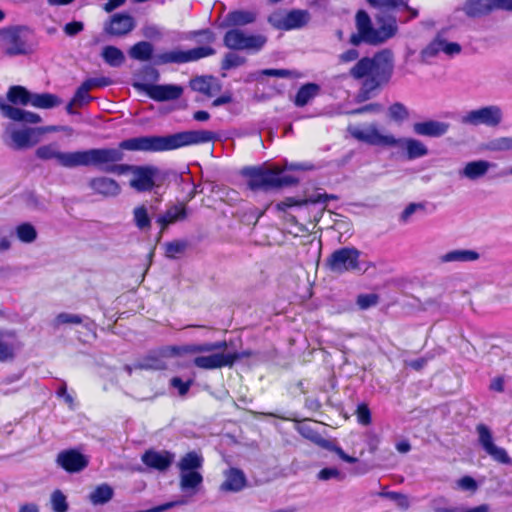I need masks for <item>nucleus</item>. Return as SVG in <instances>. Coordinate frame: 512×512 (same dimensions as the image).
Listing matches in <instances>:
<instances>
[{"instance_id": "f257e3e1", "label": "nucleus", "mask_w": 512, "mask_h": 512, "mask_svg": "<svg viewBox=\"0 0 512 512\" xmlns=\"http://www.w3.org/2000/svg\"><path fill=\"white\" fill-rule=\"evenodd\" d=\"M215 138L211 131H181L166 136H140L121 141L117 148H101L102 150H117L121 158L96 165L105 173L116 175L132 174L129 185L136 192H151L163 186L167 174L154 165L120 164L124 159L123 150L163 152L176 150L182 147L208 143Z\"/></svg>"}, {"instance_id": "f03ea898", "label": "nucleus", "mask_w": 512, "mask_h": 512, "mask_svg": "<svg viewBox=\"0 0 512 512\" xmlns=\"http://www.w3.org/2000/svg\"><path fill=\"white\" fill-rule=\"evenodd\" d=\"M359 52L355 48L348 49L339 55V61L356 63L349 69L348 75L360 82V88L356 94L357 102H365L375 97L386 87L393 76L395 63L391 50L383 49L373 56H364L360 59Z\"/></svg>"}, {"instance_id": "7ed1b4c3", "label": "nucleus", "mask_w": 512, "mask_h": 512, "mask_svg": "<svg viewBox=\"0 0 512 512\" xmlns=\"http://www.w3.org/2000/svg\"><path fill=\"white\" fill-rule=\"evenodd\" d=\"M375 19L379 25L378 28H374L371 18L365 10H358L355 15L357 32L350 35L349 43L356 47L362 43L375 46L386 42L397 34L398 25L395 15L377 11Z\"/></svg>"}, {"instance_id": "20e7f679", "label": "nucleus", "mask_w": 512, "mask_h": 512, "mask_svg": "<svg viewBox=\"0 0 512 512\" xmlns=\"http://www.w3.org/2000/svg\"><path fill=\"white\" fill-rule=\"evenodd\" d=\"M35 155L37 158L44 161L55 159L59 165L67 168L79 166L96 167V165L121 158V154L117 150H102L101 148L67 153L60 152L56 142L39 146L35 151Z\"/></svg>"}, {"instance_id": "39448f33", "label": "nucleus", "mask_w": 512, "mask_h": 512, "mask_svg": "<svg viewBox=\"0 0 512 512\" xmlns=\"http://www.w3.org/2000/svg\"><path fill=\"white\" fill-rule=\"evenodd\" d=\"M246 178L247 187L251 191H270L296 185L298 179L292 175H284L283 169L278 166L265 165L245 166L240 171Z\"/></svg>"}, {"instance_id": "423d86ee", "label": "nucleus", "mask_w": 512, "mask_h": 512, "mask_svg": "<svg viewBox=\"0 0 512 512\" xmlns=\"http://www.w3.org/2000/svg\"><path fill=\"white\" fill-rule=\"evenodd\" d=\"M352 136L366 144L380 147H397L404 145L407 158L417 159L428 154L427 147L419 140L414 138L397 139L393 135H383L376 125H370L366 129H355Z\"/></svg>"}, {"instance_id": "0eeeda50", "label": "nucleus", "mask_w": 512, "mask_h": 512, "mask_svg": "<svg viewBox=\"0 0 512 512\" xmlns=\"http://www.w3.org/2000/svg\"><path fill=\"white\" fill-rule=\"evenodd\" d=\"M203 465L204 457L197 451H189L179 459L177 468L180 471L179 485L182 491L195 494L199 490L204 480L200 472Z\"/></svg>"}, {"instance_id": "6e6552de", "label": "nucleus", "mask_w": 512, "mask_h": 512, "mask_svg": "<svg viewBox=\"0 0 512 512\" xmlns=\"http://www.w3.org/2000/svg\"><path fill=\"white\" fill-rule=\"evenodd\" d=\"M360 255L361 252L355 247H341L325 259L324 265L326 269L336 274L360 271Z\"/></svg>"}, {"instance_id": "1a4fd4ad", "label": "nucleus", "mask_w": 512, "mask_h": 512, "mask_svg": "<svg viewBox=\"0 0 512 512\" xmlns=\"http://www.w3.org/2000/svg\"><path fill=\"white\" fill-rule=\"evenodd\" d=\"M29 29L25 26H10L0 29L4 54L18 56L29 54L32 49L27 40Z\"/></svg>"}, {"instance_id": "9d476101", "label": "nucleus", "mask_w": 512, "mask_h": 512, "mask_svg": "<svg viewBox=\"0 0 512 512\" xmlns=\"http://www.w3.org/2000/svg\"><path fill=\"white\" fill-rule=\"evenodd\" d=\"M215 52V49L210 46L195 47L186 51L172 50L157 54L154 57V64L160 66L169 63L183 64L194 62L212 56Z\"/></svg>"}, {"instance_id": "9b49d317", "label": "nucleus", "mask_w": 512, "mask_h": 512, "mask_svg": "<svg viewBox=\"0 0 512 512\" xmlns=\"http://www.w3.org/2000/svg\"><path fill=\"white\" fill-rule=\"evenodd\" d=\"M267 39L263 35H247L238 28L226 31L223 37V44L230 50H252L260 51Z\"/></svg>"}, {"instance_id": "f8f14e48", "label": "nucleus", "mask_w": 512, "mask_h": 512, "mask_svg": "<svg viewBox=\"0 0 512 512\" xmlns=\"http://www.w3.org/2000/svg\"><path fill=\"white\" fill-rule=\"evenodd\" d=\"M252 355L251 351L223 353L216 352L207 356L198 355L193 359L195 367L204 370H214L223 367H232L236 361L242 358H248Z\"/></svg>"}, {"instance_id": "ddd939ff", "label": "nucleus", "mask_w": 512, "mask_h": 512, "mask_svg": "<svg viewBox=\"0 0 512 512\" xmlns=\"http://www.w3.org/2000/svg\"><path fill=\"white\" fill-rule=\"evenodd\" d=\"M296 430L303 438L309 440L313 444L323 449L335 453L342 461L350 464H355L358 462V458L348 455L340 446L334 444L330 440L325 439L310 424L300 423L297 425Z\"/></svg>"}, {"instance_id": "4468645a", "label": "nucleus", "mask_w": 512, "mask_h": 512, "mask_svg": "<svg viewBox=\"0 0 512 512\" xmlns=\"http://www.w3.org/2000/svg\"><path fill=\"white\" fill-rule=\"evenodd\" d=\"M309 21V13L306 10L294 9L283 15L274 12L268 17V22L279 30H293L304 27Z\"/></svg>"}, {"instance_id": "2eb2a0df", "label": "nucleus", "mask_w": 512, "mask_h": 512, "mask_svg": "<svg viewBox=\"0 0 512 512\" xmlns=\"http://www.w3.org/2000/svg\"><path fill=\"white\" fill-rule=\"evenodd\" d=\"M478 433V442L484 451L496 462L500 464L510 465L512 459L508 455L507 451L498 447L494 443L493 435L488 426L480 423L476 426Z\"/></svg>"}, {"instance_id": "dca6fc26", "label": "nucleus", "mask_w": 512, "mask_h": 512, "mask_svg": "<svg viewBox=\"0 0 512 512\" xmlns=\"http://www.w3.org/2000/svg\"><path fill=\"white\" fill-rule=\"evenodd\" d=\"M501 120V109L498 106L491 105L467 112L463 116L462 122L474 126L483 124L488 127H495L500 124Z\"/></svg>"}, {"instance_id": "f3484780", "label": "nucleus", "mask_w": 512, "mask_h": 512, "mask_svg": "<svg viewBox=\"0 0 512 512\" xmlns=\"http://www.w3.org/2000/svg\"><path fill=\"white\" fill-rule=\"evenodd\" d=\"M56 463L68 473H78L88 466L89 459L76 449H66L58 453Z\"/></svg>"}, {"instance_id": "a211bd4d", "label": "nucleus", "mask_w": 512, "mask_h": 512, "mask_svg": "<svg viewBox=\"0 0 512 512\" xmlns=\"http://www.w3.org/2000/svg\"><path fill=\"white\" fill-rule=\"evenodd\" d=\"M135 19L128 13L120 12L113 14L104 26L106 34L114 37H121L129 34L135 28Z\"/></svg>"}, {"instance_id": "6ab92c4d", "label": "nucleus", "mask_w": 512, "mask_h": 512, "mask_svg": "<svg viewBox=\"0 0 512 512\" xmlns=\"http://www.w3.org/2000/svg\"><path fill=\"white\" fill-rule=\"evenodd\" d=\"M146 95L158 102L176 100L183 94V88L179 85L165 84H142Z\"/></svg>"}, {"instance_id": "aec40b11", "label": "nucleus", "mask_w": 512, "mask_h": 512, "mask_svg": "<svg viewBox=\"0 0 512 512\" xmlns=\"http://www.w3.org/2000/svg\"><path fill=\"white\" fill-rule=\"evenodd\" d=\"M22 346L16 331L0 330V362L13 361Z\"/></svg>"}, {"instance_id": "412c9836", "label": "nucleus", "mask_w": 512, "mask_h": 512, "mask_svg": "<svg viewBox=\"0 0 512 512\" xmlns=\"http://www.w3.org/2000/svg\"><path fill=\"white\" fill-rule=\"evenodd\" d=\"M369 7L376 11L386 12L387 15H394L393 13L397 10L403 9L409 13L411 20L417 18L419 11L416 8L409 6L410 0H365Z\"/></svg>"}, {"instance_id": "4be33fe9", "label": "nucleus", "mask_w": 512, "mask_h": 512, "mask_svg": "<svg viewBox=\"0 0 512 512\" xmlns=\"http://www.w3.org/2000/svg\"><path fill=\"white\" fill-rule=\"evenodd\" d=\"M141 460L151 469L166 471L174 461V454L168 450L148 449L143 453Z\"/></svg>"}, {"instance_id": "5701e85b", "label": "nucleus", "mask_w": 512, "mask_h": 512, "mask_svg": "<svg viewBox=\"0 0 512 512\" xmlns=\"http://www.w3.org/2000/svg\"><path fill=\"white\" fill-rule=\"evenodd\" d=\"M0 111L5 118L13 121L31 124L41 122V117L38 114L12 106L3 99H0Z\"/></svg>"}, {"instance_id": "b1692460", "label": "nucleus", "mask_w": 512, "mask_h": 512, "mask_svg": "<svg viewBox=\"0 0 512 512\" xmlns=\"http://www.w3.org/2000/svg\"><path fill=\"white\" fill-rule=\"evenodd\" d=\"M89 187L93 193L103 197H116L121 192L119 183L105 176L94 177L89 181Z\"/></svg>"}, {"instance_id": "393cba45", "label": "nucleus", "mask_w": 512, "mask_h": 512, "mask_svg": "<svg viewBox=\"0 0 512 512\" xmlns=\"http://www.w3.org/2000/svg\"><path fill=\"white\" fill-rule=\"evenodd\" d=\"M187 218V208L184 203H178L168 207L164 213L156 218L160 226V234L163 233L169 225Z\"/></svg>"}, {"instance_id": "a878e982", "label": "nucleus", "mask_w": 512, "mask_h": 512, "mask_svg": "<svg viewBox=\"0 0 512 512\" xmlns=\"http://www.w3.org/2000/svg\"><path fill=\"white\" fill-rule=\"evenodd\" d=\"M496 9L494 0H466L463 6L464 13L470 18H480L490 14Z\"/></svg>"}, {"instance_id": "bb28decb", "label": "nucleus", "mask_w": 512, "mask_h": 512, "mask_svg": "<svg viewBox=\"0 0 512 512\" xmlns=\"http://www.w3.org/2000/svg\"><path fill=\"white\" fill-rule=\"evenodd\" d=\"M247 480L242 470L232 467L225 473V480L220 490L225 492H239L246 486Z\"/></svg>"}, {"instance_id": "cd10ccee", "label": "nucleus", "mask_w": 512, "mask_h": 512, "mask_svg": "<svg viewBox=\"0 0 512 512\" xmlns=\"http://www.w3.org/2000/svg\"><path fill=\"white\" fill-rule=\"evenodd\" d=\"M257 19V13L252 10H232L227 13L224 25L227 27L238 28L252 24Z\"/></svg>"}, {"instance_id": "c85d7f7f", "label": "nucleus", "mask_w": 512, "mask_h": 512, "mask_svg": "<svg viewBox=\"0 0 512 512\" xmlns=\"http://www.w3.org/2000/svg\"><path fill=\"white\" fill-rule=\"evenodd\" d=\"M449 129V124L434 120L417 122L413 126L416 134L428 137H440Z\"/></svg>"}, {"instance_id": "c756f323", "label": "nucleus", "mask_w": 512, "mask_h": 512, "mask_svg": "<svg viewBox=\"0 0 512 512\" xmlns=\"http://www.w3.org/2000/svg\"><path fill=\"white\" fill-rule=\"evenodd\" d=\"M334 195L328 194H316L307 199L299 200L293 197H287L283 201H280L276 204L275 208L277 211L285 212L288 208L294 206H302L308 203L316 204V203H324L326 204L329 199H335Z\"/></svg>"}, {"instance_id": "7c9ffc66", "label": "nucleus", "mask_w": 512, "mask_h": 512, "mask_svg": "<svg viewBox=\"0 0 512 512\" xmlns=\"http://www.w3.org/2000/svg\"><path fill=\"white\" fill-rule=\"evenodd\" d=\"M190 86L194 91L208 97L213 96L216 91L220 90V85L213 76H198L191 80Z\"/></svg>"}, {"instance_id": "2f4dec72", "label": "nucleus", "mask_w": 512, "mask_h": 512, "mask_svg": "<svg viewBox=\"0 0 512 512\" xmlns=\"http://www.w3.org/2000/svg\"><path fill=\"white\" fill-rule=\"evenodd\" d=\"M39 132L33 128L15 130L11 138L18 149L32 147L39 142Z\"/></svg>"}, {"instance_id": "473e14b6", "label": "nucleus", "mask_w": 512, "mask_h": 512, "mask_svg": "<svg viewBox=\"0 0 512 512\" xmlns=\"http://www.w3.org/2000/svg\"><path fill=\"white\" fill-rule=\"evenodd\" d=\"M320 92V86L316 83L309 82L303 84L297 91L294 104L297 107L306 106L312 99H314Z\"/></svg>"}, {"instance_id": "72a5a7b5", "label": "nucleus", "mask_w": 512, "mask_h": 512, "mask_svg": "<svg viewBox=\"0 0 512 512\" xmlns=\"http://www.w3.org/2000/svg\"><path fill=\"white\" fill-rule=\"evenodd\" d=\"M133 223L140 231H149L152 227V218L149 215L148 208L145 204L134 207L132 211Z\"/></svg>"}, {"instance_id": "f704fd0d", "label": "nucleus", "mask_w": 512, "mask_h": 512, "mask_svg": "<svg viewBox=\"0 0 512 512\" xmlns=\"http://www.w3.org/2000/svg\"><path fill=\"white\" fill-rule=\"evenodd\" d=\"M31 95L25 87L20 85H13L8 89L7 100L10 105H22L26 106L31 102Z\"/></svg>"}, {"instance_id": "c9c22d12", "label": "nucleus", "mask_w": 512, "mask_h": 512, "mask_svg": "<svg viewBox=\"0 0 512 512\" xmlns=\"http://www.w3.org/2000/svg\"><path fill=\"white\" fill-rule=\"evenodd\" d=\"M153 45L148 41H139L129 49V56L138 61H148L153 55Z\"/></svg>"}, {"instance_id": "e433bc0d", "label": "nucleus", "mask_w": 512, "mask_h": 512, "mask_svg": "<svg viewBox=\"0 0 512 512\" xmlns=\"http://www.w3.org/2000/svg\"><path fill=\"white\" fill-rule=\"evenodd\" d=\"M101 56L111 67H120L125 62L124 53L116 46H105L102 50Z\"/></svg>"}, {"instance_id": "4c0bfd02", "label": "nucleus", "mask_w": 512, "mask_h": 512, "mask_svg": "<svg viewBox=\"0 0 512 512\" xmlns=\"http://www.w3.org/2000/svg\"><path fill=\"white\" fill-rule=\"evenodd\" d=\"M61 100L51 93L32 94L30 104L36 108L50 109L58 106Z\"/></svg>"}, {"instance_id": "58836bf2", "label": "nucleus", "mask_w": 512, "mask_h": 512, "mask_svg": "<svg viewBox=\"0 0 512 512\" xmlns=\"http://www.w3.org/2000/svg\"><path fill=\"white\" fill-rule=\"evenodd\" d=\"M114 495V491L108 484L98 485L89 495L91 503L94 505L105 504L109 502Z\"/></svg>"}, {"instance_id": "ea45409f", "label": "nucleus", "mask_w": 512, "mask_h": 512, "mask_svg": "<svg viewBox=\"0 0 512 512\" xmlns=\"http://www.w3.org/2000/svg\"><path fill=\"white\" fill-rule=\"evenodd\" d=\"M489 169V163L484 160L468 162L464 168L463 174L469 179H477L486 174Z\"/></svg>"}, {"instance_id": "a19ab883", "label": "nucleus", "mask_w": 512, "mask_h": 512, "mask_svg": "<svg viewBox=\"0 0 512 512\" xmlns=\"http://www.w3.org/2000/svg\"><path fill=\"white\" fill-rule=\"evenodd\" d=\"M479 258V254L473 250H453L442 256L444 262H468L475 261Z\"/></svg>"}, {"instance_id": "79ce46f5", "label": "nucleus", "mask_w": 512, "mask_h": 512, "mask_svg": "<svg viewBox=\"0 0 512 512\" xmlns=\"http://www.w3.org/2000/svg\"><path fill=\"white\" fill-rule=\"evenodd\" d=\"M16 235L21 242L32 243L37 238V231L32 224L24 222L16 227Z\"/></svg>"}, {"instance_id": "37998d69", "label": "nucleus", "mask_w": 512, "mask_h": 512, "mask_svg": "<svg viewBox=\"0 0 512 512\" xmlns=\"http://www.w3.org/2000/svg\"><path fill=\"white\" fill-rule=\"evenodd\" d=\"M390 119L395 122H403L409 118V111L407 107L401 102H395L388 108Z\"/></svg>"}, {"instance_id": "c03bdc74", "label": "nucleus", "mask_w": 512, "mask_h": 512, "mask_svg": "<svg viewBox=\"0 0 512 512\" xmlns=\"http://www.w3.org/2000/svg\"><path fill=\"white\" fill-rule=\"evenodd\" d=\"M172 350H173L174 354L177 356L197 355L200 353H206L205 342L176 346V347H173Z\"/></svg>"}, {"instance_id": "a18cd8bd", "label": "nucleus", "mask_w": 512, "mask_h": 512, "mask_svg": "<svg viewBox=\"0 0 512 512\" xmlns=\"http://www.w3.org/2000/svg\"><path fill=\"white\" fill-rule=\"evenodd\" d=\"M187 242L183 240H174L165 244V256L170 259L176 258L178 254L185 251Z\"/></svg>"}, {"instance_id": "49530a36", "label": "nucleus", "mask_w": 512, "mask_h": 512, "mask_svg": "<svg viewBox=\"0 0 512 512\" xmlns=\"http://www.w3.org/2000/svg\"><path fill=\"white\" fill-rule=\"evenodd\" d=\"M52 509L54 512H66L68 503L66 496L60 490H55L51 495Z\"/></svg>"}, {"instance_id": "de8ad7c7", "label": "nucleus", "mask_w": 512, "mask_h": 512, "mask_svg": "<svg viewBox=\"0 0 512 512\" xmlns=\"http://www.w3.org/2000/svg\"><path fill=\"white\" fill-rule=\"evenodd\" d=\"M246 62V59L235 53H227L221 62V68L223 70H230L232 68L239 67Z\"/></svg>"}, {"instance_id": "09e8293b", "label": "nucleus", "mask_w": 512, "mask_h": 512, "mask_svg": "<svg viewBox=\"0 0 512 512\" xmlns=\"http://www.w3.org/2000/svg\"><path fill=\"white\" fill-rule=\"evenodd\" d=\"M113 84V80L109 77H95V78H88L86 79L82 85L84 86V89L90 91L94 88H103L107 87Z\"/></svg>"}, {"instance_id": "8fccbe9b", "label": "nucleus", "mask_w": 512, "mask_h": 512, "mask_svg": "<svg viewBox=\"0 0 512 512\" xmlns=\"http://www.w3.org/2000/svg\"><path fill=\"white\" fill-rule=\"evenodd\" d=\"M357 421L361 425H370L372 422V415L368 404L360 403L355 411Z\"/></svg>"}, {"instance_id": "3c124183", "label": "nucleus", "mask_w": 512, "mask_h": 512, "mask_svg": "<svg viewBox=\"0 0 512 512\" xmlns=\"http://www.w3.org/2000/svg\"><path fill=\"white\" fill-rule=\"evenodd\" d=\"M379 301V296L375 293L359 294L356 303L360 309H368L375 306Z\"/></svg>"}, {"instance_id": "603ef678", "label": "nucleus", "mask_w": 512, "mask_h": 512, "mask_svg": "<svg viewBox=\"0 0 512 512\" xmlns=\"http://www.w3.org/2000/svg\"><path fill=\"white\" fill-rule=\"evenodd\" d=\"M73 102H75L78 106H83L85 104H88L90 101L93 100V98L89 95V91L84 89V86L81 84L74 96L72 97Z\"/></svg>"}, {"instance_id": "864d4df0", "label": "nucleus", "mask_w": 512, "mask_h": 512, "mask_svg": "<svg viewBox=\"0 0 512 512\" xmlns=\"http://www.w3.org/2000/svg\"><path fill=\"white\" fill-rule=\"evenodd\" d=\"M192 383V380L183 381L180 377H173L170 380V385L173 388H176L181 396H184L188 393Z\"/></svg>"}, {"instance_id": "5fc2aeb1", "label": "nucleus", "mask_w": 512, "mask_h": 512, "mask_svg": "<svg viewBox=\"0 0 512 512\" xmlns=\"http://www.w3.org/2000/svg\"><path fill=\"white\" fill-rule=\"evenodd\" d=\"M84 30L82 21H72L64 25L63 31L69 37H74Z\"/></svg>"}, {"instance_id": "6e6d98bb", "label": "nucleus", "mask_w": 512, "mask_h": 512, "mask_svg": "<svg viewBox=\"0 0 512 512\" xmlns=\"http://www.w3.org/2000/svg\"><path fill=\"white\" fill-rule=\"evenodd\" d=\"M57 324H81L83 319L81 316L69 313H60L55 319Z\"/></svg>"}, {"instance_id": "4d7b16f0", "label": "nucleus", "mask_w": 512, "mask_h": 512, "mask_svg": "<svg viewBox=\"0 0 512 512\" xmlns=\"http://www.w3.org/2000/svg\"><path fill=\"white\" fill-rule=\"evenodd\" d=\"M144 366L146 368L155 369V370H164L166 369L165 362L155 355H149L145 358V364Z\"/></svg>"}, {"instance_id": "13d9d810", "label": "nucleus", "mask_w": 512, "mask_h": 512, "mask_svg": "<svg viewBox=\"0 0 512 512\" xmlns=\"http://www.w3.org/2000/svg\"><path fill=\"white\" fill-rule=\"evenodd\" d=\"M457 484H458V487L461 488L462 490L473 491V492L477 490L476 480L473 477L468 476V475L460 478L458 480Z\"/></svg>"}, {"instance_id": "bf43d9fd", "label": "nucleus", "mask_w": 512, "mask_h": 512, "mask_svg": "<svg viewBox=\"0 0 512 512\" xmlns=\"http://www.w3.org/2000/svg\"><path fill=\"white\" fill-rule=\"evenodd\" d=\"M380 437L374 432L366 433V445L371 454L376 453L380 444Z\"/></svg>"}, {"instance_id": "052dcab7", "label": "nucleus", "mask_w": 512, "mask_h": 512, "mask_svg": "<svg viewBox=\"0 0 512 512\" xmlns=\"http://www.w3.org/2000/svg\"><path fill=\"white\" fill-rule=\"evenodd\" d=\"M262 75L269 76V77H278V78H289L292 76V72L287 69H264L261 71Z\"/></svg>"}, {"instance_id": "680f3d73", "label": "nucleus", "mask_w": 512, "mask_h": 512, "mask_svg": "<svg viewBox=\"0 0 512 512\" xmlns=\"http://www.w3.org/2000/svg\"><path fill=\"white\" fill-rule=\"evenodd\" d=\"M382 110V105L379 103H370L364 105L360 108H357L353 111L354 114H363V113H379Z\"/></svg>"}, {"instance_id": "e2e57ef3", "label": "nucleus", "mask_w": 512, "mask_h": 512, "mask_svg": "<svg viewBox=\"0 0 512 512\" xmlns=\"http://www.w3.org/2000/svg\"><path fill=\"white\" fill-rule=\"evenodd\" d=\"M143 35L148 39H159L162 33L157 26L149 25L143 28Z\"/></svg>"}, {"instance_id": "0e129e2a", "label": "nucleus", "mask_w": 512, "mask_h": 512, "mask_svg": "<svg viewBox=\"0 0 512 512\" xmlns=\"http://www.w3.org/2000/svg\"><path fill=\"white\" fill-rule=\"evenodd\" d=\"M227 342L225 340L216 342H205L206 353L222 351L227 348Z\"/></svg>"}, {"instance_id": "69168bd1", "label": "nucleus", "mask_w": 512, "mask_h": 512, "mask_svg": "<svg viewBox=\"0 0 512 512\" xmlns=\"http://www.w3.org/2000/svg\"><path fill=\"white\" fill-rule=\"evenodd\" d=\"M340 475V472L336 468H323L320 470L318 477L321 480H329L331 478H336Z\"/></svg>"}, {"instance_id": "338daca9", "label": "nucleus", "mask_w": 512, "mask_h": 512, "mask_svg": "<svg viewBox=\"0 0 512 512\" xmlns=\"http://www.w3.org/2000/svg\"><path fill=\"white\" fill-rule=\"evenodd\" d=\"M195 36H203L207 43H213L216 39L215 34L210 29H201L194 32Z\"/></svg>"}, {"instance_id": "774afa93", "label": "nucleus", "mask_w": 512, "mask_h": 512, "mask_svg": "<svg viewBox=\"0 0 512 512\" xmlns=\"http://www.w3.org/2000/svg\"><path fill=\"white\" fill-rule=\"evenodd\" d=\"M443 51L446 54L452 55L455 53H459L461 51V47L458 43L449 42L444 44Z\"/></svg>"}]
</instances>
